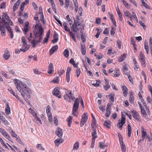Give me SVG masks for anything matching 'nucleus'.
<instances>
[{
    "label": "nucleus",
    "instance_id": "nucleus-37",
    "mask_svg": "<svg viewBox=\"0 0 152 152\" xmlns=\"http://www.w3.org/2000/svg\"><path fill=\"white\" fill-rule=\"evenodd\" d=\"M59 78L58 77H55L53 80V82L54 83H58L59 81Z\"/></svg>",
    "mask_w": 152,
    "mask_h": 152
},
{
    "label": "nucleus",
    "instance_id": "nucleus-59",
    "mask_svg": "<svg viewBox=\"0 0 152 152\" xmlns=\"http://www.w3.org/2000/svg\"><path fill=\"white\" fill-rule=\"evenodd\" d=\"M2 22L4 24L3 25H2V26H6L7 25V24L8 25V23L6 21V20L4 18H3V17H2Z\"/></svg>",
    "mask_w": 152,
    "mask_h": 152
},
{
    "label": "nucleus",
    "instance_id": "nucleus-9",
    "mask_svg": "<svg viewBox=\"0 0 152 152\" xmlns=\"http://www.w3.org/2000/svg\"><path fill=\"white\" fill-rule=\"evenodd\" d=\"M132 115L133 117L137 121H138L139 120L140 115L136 111L132 110Z\"/></svg>",
    "mask_w": 152,
    "mask_h": 152
},
{
    "label": "nucleus",
    "instance_id": "nucleus-48",
    "mask_svg": "<svg viewBox=\"0 0 152 152\" xmlns=\"http://www.w3.org/2000/svg\"><path fill=\"white\" fill-rule=\"evenodd\" d=\"M21 39L22 43H23V45L26 46L27 47V43L26 42V39L25 37H23L21 38Z\"/></svg>",
    "mask_w": 152,
    "mask_h": 152
},
{
    "label": "nucleus",
    "instance_id": "nucleus-31",
    "mask_svg": "<svg viewBox=\"0 0 152 152\" xmlns=\"http://www.w3.org/2000/svg\"><path fill=\"white\" fill-rule=\"evenodd\" d=\"M80 32L81 33L80 35V36L82 41L83 42H85L86 41L85 34L84 33L83 34V32H81V31H80Z\"/></svg>",
    "mask_w": 152,
    "mask_h": 152
},
{
    "label": "nucleus",
    "instance_id": "nucleus-10",
    "mask_svg": "<svg viewBox=\"0 0 152 152\" xmlns=\"http://www.w3.org/2000/svg\"><path fill=\"white\" fill-rule=\"evenodd\" d=\"M36 39L33 41L31 42V45L33 47H36V46L39 43L41 42V41L42 40V37L39 38L38 40H36Z\"/></svg>",
    "mask_w": 152,
    "mask_h": 152
},
{
    "label": "nucleus",
    "instance_id": "nucleus-26",
    "mask_svg": "<svg viewBox=\"0 0 152 152\" xmlns=\"http://www.w3.org/2000/svg\"><path fill=\"white\" fill-rule=\"evenodd\" d=\"M124 13L125 16L128 17L131 19L132 18V17L131 15V14L129 11L127 10L126 11H124Z\"/></svg>",
    "mask_w": 152,
    "mask_h": 152
},
{
    "label": "nucleus",
    "instance_id": "nucleus-8",
    "mask_svg": "<svg viewBox=\"0 0 152 152\" xmlns=\"http://www.w3.org/2000/svg\"><path fill=\"white\" fill-rule=\"evenodd\" d=\"M138 103L140 107L142 115L143 117L146 118V111L144 107L143 106L141 105V104L140 102H138Z\"/></svg>",
    "mask_w": 152,
    "mask_h": 152
},
{
    "label": "nucleus",
    "instance_id": "nucleus-5",
    "mask_svg": "<svg viewBox=\"0 0 152 152\" xmlns=\"http://www.w3.org/2000/svg\"><path fill=\"white\" fill-rule=\"evenodd\" d=\"M60 89L58 87H56L53 89L52 93L55 96L59 98H61V93L60 91Z\"/></svg>",
    "mask_w": 152,
    "mask_h": 152
},
{
    "label": "nucleus",
    "instance_id": "nucleus-22",
    "mask_svg": "<svg viewBox=\"0 0 152 152\" xmlns=\"http://www.w3.org/2000/svg\"><path fill=\"white\" fill-rule=\"evenodd\" d=\"M66 121L68 122V126L69 127H71V124L72 123V117L69 116L66 119Z\"/></svg>",
    "mask_w": 152,
    "mask_h": 152
},
{
    "label": "nucleus",
    "instance_id": "nucleus-43",
    "mask_svg": "<svg viewBox=\"0 0 152 152\" xmlns=\"http://www.w3.org/2000/svg\"><path fill=\"white\" fill-rule=\"evenodd\" d=\"M69 34L70 36H71L73 39V40L75 42H76V39L75 37V36L73 33L71 31H70L69 32Z\"/></svg>",
    "mask_w": 152,
    "mask_h": 152
},
{
    "label": "nucleus",
    "instance_id": "nucleus-38",
    "mask_svg": "<svg viewBox=\"0 0 152 152\" xmlns=\"http://www.w3.org/2000/svg\"><path fill=\"white\" fill-rule=\"evenodd\" d=\"M63 53L64 56L66 58H68L69 57V52L68 49H65L64 50Z\"/></svg>",
    "mask_w": 152,
    "mask_h": 152
},
{
    "label": "nucleus",
    "instance_id": "nucleus-47",
    "mask_svg": "<svg viewBox=\"0 0 152 152\" xmlns=\"http://www.w3.org/2000/svg\"><path fill=\"white\" fill-rule=\"evenodd\" d=\"M46 111L47 115L50 116V115H51V113H50V107L49 105H48L46 107Z\"/></svg>",
    "mask_w": 152,
    "mask_h": 152
},
{
    "label": "nucleus",
    "instance_id": "nucleus-50",
    "mask_svg": "<svg viewBox=\"0 0 152 152\" xmlns=\"http://www.w3.org/2000/svg\"><path fill=\"white\" fill-rule=\"evenodd\" d=\"M92 138H96L97 137L96 131L95 129H94V132L92 133Z\"/></svg>",
    "mask_w": 152,
    "mask_h": 152
},
{
    "label": "nucleus",
    "instance_id": "nucleus-51",
    "mask_svg": "<svg viewBox=\"0 0 152 152\" xmlns=\"http://www.w3.org/2000/svg\"><path fill=\"white\" fill-rule=\"evenodd\" d=\"M86 121H86V120L83 119H82V118L80 121V127H82L85 124Z\"/></svg>",
    "mask_w": 152,
    "mask_h": 152
},
{
    "label": "nucleus",
    "instance_id": "nucleus-53",
    "mask_svg": "<svg viewBox=\"0 0 152 152\" xmlns=\"http://www.w3.org/2000/svg\"><path fill=\"white\" fill-rule=\"evenodd\" d=\"M63 142V140L62 139H58L55 140L54 142L55 143H58L59 144L62 143Z\"/></svg>",
    "mask_w": 152,
    "mask_h": 152
},
{
    "label": "nucleus",
    "instance_id": "nucleus-56",
    "mask_svg": "<svg viewBox=\"0 0 152 152\" xmlns=\"http://www.w3.org/2000/svg\"><path fill=\"white\" fill-rule=\"evenodd\" d=\"M106 113H105V115L107 118H109L111 114V112L110 110H108L107 111L106 109Z\"/></svg>",
    "mask_w": 152,
    "mask_h": 152
},
{
    "label": "nucleus",
    "instance_id": "nucleus-16",
    "mask_svg": "<svg viewBox=\"0 0 152 152\" xmlns=\"http://www.w3.org/2000/svg\"><path fill=\"white\" fill-rule=\"evenodd\" d=\"M2 134L7 139L10 141H11V139L9 135L4 130L2 132Z\"/></svg>",
    "mask_w": 152,
    "mask_h": 152
},
{
    "label": "nucleus",
    "instance_id": "nucleus-13",
    "mask_svg": "<svg viewBox=\"0 0 152 152\" xmlns=\"http://www.w3.org/2000/svg\"><path fill=\"white\" fill-rule=\"evenodd\" d=\"M62 130L61 128H58L56 130V133L57 136L59 137H61L63 135Z\"/></svg>",
    "mask_w": 152,
    "mask_h": 152
},
{
    "label": "nucleus",
    "instance_id": "nucleus-4",
    "mask_svg": "<svg viewBox=\"0 0 152 152\" xmlns=\"http://www.w3.org/2000/svg\"><path fill=\"white\" fill-rule=\"evenodd\" d=\"M121 120H119L117 124V126L121 130H122L123 125L125 123V116L124 115H122Z\"/></svg>",
    "mask_w": 152,
    "mask_h": 152
},
{
    "label": "nucleus",
    "instance_id": "nucleus-34",
    "mask_svg": "<svg viewBox=\"0 0 152 152\" xmlns=\"http://www.w3.org/2000/svg\"><path fill=\"white\" fill-rule=\"evenodd\" d=\"M29 112L31 113L34 117H37L36 113L31 108L29 109Z\"/></svg>",
    "mask_w": 152,
    "mask_h": 152
},
{
    "label": "nucleus",
    "instance_id": "nucleus-33",
    "mask_svg": "<svg viewBox=\"0 0 152 152\" xmlns=\"http://www.w3.org/2000/svg\"><path fill=\"white\" fill-rule=\"evenodd\" d=\"M41 10H40V8L39 7V10H40V14H41V20L42 21V22H43V23H45L44 22V15L43 13V12L42 11V7H41Z\"/></svg>",
    "mask_w": 152,
    "mask_h": 152
},
{
    "label": "nucleus",
    "instance_id": "nucleus-61",
    "mask_svg": "<svg viewBox=\"0 0 152 152\" xmlns=\"http://www.w3.org/2000/svg\"><path fill=\"white\" fill-rule=\"evenodd\" d=\"M48 2H50L51 4V5L52 6V8L53 9H55V8H54V7L55 6V4L54 2V1L53 0H48Z\"/></svg>",
    "mask_w": 152,
    "mask_h": 152
},
{
    "label": "nucleus",
    "instance_id": "nucleus-21",
    "mask_svg": "<svg viewBox=\"0 0 152 152\" xmlns=\"http://www.w3.org/2000/svg\"><path fill=\"white\" fill-rule=\"evenodd\" d=\"M122 88L123 93L124 96L125 97L128 94L127 89L126 87L125 86H123L122 87Z\"/></svg>",
    "mask_w": 152,
    "mask_h": 152
},
{
    "label": "nucleus",
    "instance_id": "nucleus-63",
    "mask_svg": "<svg viewBox=\"0 0 152 152\" xmlns=\"http://www.w3.org/2000/svg\"><path fill=\"white\" fill-rule=\"evenodd\" d=\"M110 86L109 84H107L105 86H104V89L105 91H107L110 88Z\"/></svg>",
    "mask_w": 152,
    "mask_h": 152
},
{
    "label": "nucleus",
    "instance_id": "nucleus-20",
    "mask_svg": "<svg viewBox=\"0 0 152 152\" xmlns=\"http://www.w3.org/2000/svg\"><path fill=\"white\" fill-rule=\"evenodd\" d=\"M81 50L82 54L83 55H85L86 53V46L84 45H81Z\"/></svg>",
    "mask_w": 152,
    "mask_h": 152
},
{
    "label": "nucleus",
    "instance_id": "nucleus-30",
    "mask_svg": "<svg viewBox=\"0 0 152 152\" xmlns=\"http://www.w3.org/2000/svg\"><path fill=\"white\" fill-rule=\"evenodd\" d=\"M0 118L1 120L3 121V122L7 125H9L10 123L9 122L6 120V119L3 116H0Z\"/></svg>",
    "mask_w": 152,
    "mask_h": 152
},
{
    "label": "nucleus",
    "instance_id": "nucleus-7",
    "mask_svg": "<svg viewBox=\"0 0 152 152\" xmlns=\"http://www.w3.org/2000/svg\"><path fill=\"white\" fill-rule=\"evenodd\" d=\"M43 31V30L42 28H39L38 31L36 33H35L34 34L35 35V38L36 39L39 38H40L42 37V39L43 38V36L42 35V33Z\"/></svg>",
    "mask_w": 152,
    "mask_h": 152
},
{
    "label": "nucleus",
    "instance_id": "nucleus-58",
    "mask_svg": "<svg viewBox=\"0 0 152 152\" xmlns=\"http://www.w3.org/2000/svg\"><path fill=\"white\" fill-rule=\"evenodd\" d=\"M70 74H66V81L68 83H69L70 81Z\"/></svg>",
    "mask_w": 152,
    "mask_h": 152
},
{
    "label": "nucleus",
    "instance_id": "nucleus-24",
    "mask_svg": "<svg viewBox=\"0 0 152 152\" xmlns=\"http://www.w3.org/2000/svg\"><path fill=\"white\" fill-rule=\"evenodd\" d=\"M128 129V136L129 137H131L132 133V127L129 124H128L127 126Z\"/></svg>",
    "mask_w": 152,
    "mask_h": 152
},
{
    "label": "nucleus",
    "instance_id": "nucleus-28",
    "mask_svg": "<svg viewBox=\"0 0 152 152\" xmlns=\"http://www.w3.org/2000/svg\"><path fill=\"white\" fill-rule=\"evenodd\" d=\"M9 132L13 137H16L17 135L15 134V132L13 131V130L11 128H9Z\"/></svg>",
    "mask_w": 152,
    "mask_h": 152
},
{
    "label": "nucleus",
    "instance_id": "nucleus-29",
    "mask_svg": "<svg viewBox=\"0 0 152 152\" xmlns=\"http://www.w3.org/2000/svg\"><path fill=\"white\" fill-rule=\"evenodd\" d=\"M126 58V55L125 54H124L123 55H121L119 57L118 61L120 62H121L124 61Z\"/></svg>",
    "mask_w": 152,
    "mask_h": 152
},
{
    "label": "nucleus",
    "instance_id": "nucleus-40",
    "mask_svg": "<svg viewBox=\"0 0 152 152\" xmlns=\"http://www.w3.org/2000/svg\"><path fill=\"white\" fill-rule=\"evenodd\" d=\"M79 147V143L78 142H76L74 145L73 149L77 150Z\"/></svg>",
    "mask_w": 152,
    "mask_h": 152
},
{
    "label": "nucleus",
    "instance_id": "nucleus-3",
    "mask_svg": "<svg viewBox=\"0 0 152 152\" xmlns=\"http://www.w3.org/2000/svg\"><path fill=\"white\" fill-rule=\"evenodd\" d=\"M64 97L65 100L69 102H71L70 99L73 100L75 98L73 94L72 93V91L67 90L66 91L65 94L64 95Z\"/></svg>",
    "mask_w": 152,
    "mask_h": 152
},
{
    "label": "nucleus",
    "instance_id": "nucleus-57",
    "mask_svg": "<svg viewBox=\"0 0 152 152\" xmlns=\"http://www.w3.org/2000/svg\"><path fill=\"white\" fill-rule=\"evenodd\" d=\"M76 71L77 73V77H78L80 75L81 73V71L80 68H77L76 69Z\"/></svg>",
    "mask_w": 152,
    "mask_h": 152
},
{
    "label": "nucleus",
    "instance_id": "nucleus-6",
    "mask_svg": "<svg viewBox=\"0 0 152 152\" xmlns=\"http://www.w3.org/2000/svg\"><path fill=\"white\" fill-rule=\"evenodd\" d=\"M81 23L80 22H75L74 24L72 26V29L73 31L75 33L77 32V31H78L81 28L80 25Z\"/></svg>",
    "mask_w": 152,
    "mask_h": 152
},
{
    "label": "nucleus",
    "instance_id": "nucleus-14",
    "mask_svg": "<svg viewBox=\"0 0 152 152\" xmlns=\"http://www.w3.org/2000/svg\"><path fill=\"white\" fill-rule=\"evenodd\" d=\"M4 58L6 59L7 60L10 57V53L8 50L7 49L4 51V54L3 55Z\"/></svg>",
    "mask_w": 152,
    "mask_h": 152
},
{
    "label": "nucleus",
    "instance_id": "nucleus-42",
    "mask_svg": "<svg viewBox=\"0 0 152 152\" xmlns=\"http://www.w3.org/2000/svg\"><path fill=\"white\" fill-rule=\"evenodd\" d=\"M134 96L132 94H131L130 95V97H129V102L133 104L134 103Z\"/></svg>",
    "mask_w": 152,
    "mask_h": 152
},
{
    "label": "nucleus",
    "instance_id": "nucleus-1",
    "mask_svg": "<svg viewBox=\"0 0 152 152\" xmlns=\"http://www.w3.org/2000/svg\"><path fill=\"white\" fill-rule=\"evenodd\" d=\"M15 83V85L18 90L21 93V94L23 98H25V96L30 99V94L31 93V90L25 84L22 83L20 80H17Z\"/></svg>",
    "mask_w": 152,
    "mask_h": 152
},
{
    "label": "nucleus",
    "instance_id": "nucleus-35",
    "mask_svg": "<svg viewBox=\"0 0 152 152\" xmlns=\"http://www.w3.org/2000/svg\"><path fill=\"white\" fill-rule=\"evenodd\" d=\"M110 122L109 121H104V125L105 126H106L108 128H110Z\"/></svg>",
    "mask_w": 152,
    "mask_h": 152
},
{
    "label": "nucleus",
    "instance_id": "nucleus-32",
    "mask_svg": "<svg viewBox=\"0 0 152 152\" xmlns=\"http://www.w3.org/2000/svg\"><path fill=\"white\" fill-rule=\"evenodd\" d=\"M19 49L20 52L21 51L25 52L28 49V48L26 46L23 45L22 48Z\"/></svg>",
    "mask_w": 152,
    "mask_h": 152
},
{
    "label": "nucleus",
    "instance_id": "nucleus-17",
    "mask_svg": "<svg viewBox=\"0 0 152 152\" xmlns=\"http://www.w3.org/2000/svg\"><path fill=\"white\" fill-rule=\"evenodd\" d=\"M143 105L145 107V109H146V117L147 116V115H149L150 114V111L149 109V108L148 107L147 105L146 104L145 102L143 104Z\"/></svg>",
    "mask_w": 152,
    "mask_h": 152
},
{
    "label": "nucleus",
    "instance_id": "nucleus-23",
    "mask_svg": "<svg viewBox=\"0 0 152 152\" xmlns=\"http://www.w3.org/2000/svg\"><path fill=\"white\" fill-rule=\"evenodd\" d=\"M50 31L49 30L47 33L46 37L45 38L44 40L43 41V43L45 44L48 42V39L50 37Z\"/></svg>",
    "mask_w": 152,
    "mask_h": 152
},
{
    "label": "nucleus",
    "instance_id": "nucleus-18",
    "mask_svg": "<svg viewBox=\"0 0 152 152\" xmlns=\"http://www.w3.org/2000/svg\"><path fill=\"white\" fill-rule=\"evenodd\" d=\"M5 113L7 115L9 114L10 113V107L8 103L6 104Z\"/></svg>",
    "mask_w": 152,
    "mask_h": 152
},
{
    "label": "nucleus",
    "instance_id": "nucleus-39",
    "mask_svg": "<svg viewBox=\"0 0 152 152\" xmlns=\"http://www.w3.org/2000/svg\"><path fill=\"white\" fill-rule=\"evenodd\" d=\"M99 145L100 148L102 149H104L105 147L107 146V145H106L105 144L102 142H99Z\"/></svg>",
    "mask_w": 152,
    "mask_h": 152
},
{
    "label": "nucleus",
    "instance_id": "nucleus-25",
    "mask_svg": "<svg viewBox=\"0 0 152 152\" xmlns=\"http://www.w3.org/2000/svg\"><path fill=\"white\" fill-rule=\"evenodd\" d=\"M120 146L121 149L123 152H125L126 150V147L125 144H124L123 142H121Z\"/></svg>",
    "mask_w": 152,
    "mask_h": 152
},
{
    "label": "nucleus",
    "instance_id": "nucleus-52",
    "mask_svg": "<svg viewBox=\"0 0 152 152\" xmlns=\"http://www.w3.org/2000/svg\"><path fill=\"white\" fill-rule=\"evenodd\" d=\"M144 48L145 50V51L147 53V54H148L149 52V49L148 46V45L146 44V45H144Z\"/></svg>",
    "mask_w": 152,
    "mask_h": 152
},
{
    "label": "nucleus",
    "instance_id": "nucleus-11",
    "mask_svg": "<svg viewBox=\"0 0 152 152\" xmlns=\"http://www.w3.org/2000/svg\"><path fill=\"white\" fill-rule=\"evenodd\" d=\"M5 26H4L1 25L0 24V30L1 31V34L2 36L6 35Z\"/></svg>",
    "mask_w": 152,
    "mask_h": 152
},
{
    "label": "nucleus",
    "instance_id": "nucleus-60",
    "mask_svg": "<svg viewBox=\"0 0 152 152\" xmlns=\"http://www.w3.org/2000/svg\"><path fill=\"white\" fill-rule=\"evenodd\" d=\"M70 0H65V7L68 8L69 5Z\"/></svg>",
    "mask_w": 152,
    "mask_h": 152
},
{
    "label": "nucleus",
    "instance_id": "nucleus-12",
    "mask_svg": "<svg viewBox=\"0 0 152 152\" xmlns=\"http://www.w3.org/2000/svg\"><path fill=\"white\" fill-rule=\"evenodd\" d=\"M53 72V64L52 63H50L48 66V72L50 74H51Z\"/></svg>",
    "mask_w": 152,
    "mask_h": 152
},
{
    "label": "nucleus",
    "instance_id": "nucleus-41",
    "mask_svg": "<svg viewBox=\"0 0 152 152\" xmlns=\"http://www.w3.org/2000/svg\"><path fill=\"white\" fill-rule=\"evenodd\" d=\"M88 118V114L86 112L84 113L82 116V118L87 121Z\"/></svg>",
    "mask_w": 152,
    "mask_h": 152
},
{
    "label": "nucleus",
    "instance_id": "nucleus-15",
    "mask_svg": "<svg viewBox=\"0 0 152 152\" xmlns=\"http://www.w3.org/2000/svg\"><path fill=\"white\" fill-rule=\"evenodd\" d=\"M58 48V47L57 45H55L50 50V55L54 53L56 51Z\"/></svg>",
    "mask_w": 152,
    "mask_h": 152
},
{
    "label": "nucleus",
    "instance_id": "nucleus-19",
    "mask_svg": "<svg viewBox=\"0 0 152 152\" xmlns=\"http://www.w3.org/2000/svg\"><path fill=\"white\" fill-rule=\"evenodd\" d=\"M147 134L145 130L143 128H142V137L143 140L145 139Z\"/></svg>",
    "mask_w": 152,
    "mask_h": 152
},
{
    "label": "nucleus",
    "instance_id": "nucleus-55",
    "mask_svg": "<svg viewBox=\"0 0 152 152\" xmlns=\"http://www.w3.org/2000/svg\"><path fill=\"white\" fill-rule=\"evenodd\" d=\"M5 28H6L7 30L9 32V33L11 32V28L9 26V23H8V25L5 26Z\"/></svg>",
    "mask_w": 152,
    "mask_h": 152
},
{
    "label": "nucleus",
    "instance_id": "nucleus-49",
    "mask_svg": "<svg viewBox=\"0 0 152 152\" xmlns=\"http://www.w3.org/2000/svg\"><path fill=\"white\" fill-rule=\"evenodd\" d=\"M36 148L39 150H45V149L42 148V145L40 144H37L36 146Z\"/></svg>",
    "mask_w": 152,
    "mask_h": 152
},
{
    "label": "nucleus",
    "instance_id": "nucleus-62",
    "mask_svg": "<svg viewBox=\"0 0 152 152\" xmlns=\"http://www.w3.org/2000/svg\"><path fill=\"white\" fill-rule=\"evenodd\" d=\"M139 23L140 25L142 26L143 27L144 30H145L146 29V26L144 23H143L142 21H139Z\"/></svg>",
    "mask_w": 152,
    "mask_h": 152
},
{
    "label": "nucleus",
    "instance_id": "nucleus-44",
    "mask_svg": "<svg viewBox=\"0 0 152 152\" xmlns=\"http://www.w3.org/2000/svg\"><path fill=\"white\" fill-rule=\"evenodd\" d=\"M140 58L139 59L140 60H143V59H145V57L144 54L142 53V51H141L140 52Z\"/></svg>",
    "mask_w": 152,
    "mask_h": 152
},
{
    "label": "nucleus",
    "instance_id": "nucleus-27",
    "mask_svg": "<svg viewBox=\"0 0 152 152\" xmlns=\"http://www.w3.org/2000/svg\"><path fill=\"white\" fill-rule=\"evenodd\" d=\"M28 39L29 42H30L31 44L32 42L34 41L35 39H36L35 38L32 37V33H30V36L28 37Z\"/></svg>",
    "mask_w": 152,
    "mask_h": 152
},
{
    "label": "nucleus",
    "instance_id": "nucleus-54",
    "mask_svg": "<svg viewBox=\"0 0 152 152\" xmlns=\"http://www.w3.org/2000/svg\"><path fill=\"white\" fill-rule=\"evenodd\" d=\"M121 1L126 8H128L129 7V5L128 3L126 2L124 0H121Z\"/></svg>",
    "mask_w": 152,
    "mask_h": 152
},
{
    "label": "nucleus",
    "instance_id": "nucleus-2",
    "mask_svg": "<svg viewBox=\"0 0 152 152\" xmlns=\"http://www.w3.org/2000/svg\"><path fill=\"white\" fill-rule=\"evenodd\" d=\"M79 100L78 98H76L75 100L73 107L72 115L74 116L77 117L78 112L77 110H78L79 106Z\"/></svg>",
    "mask_w": 152,
    "mask_h": 152
},
{
    "label": "nucleus",
    "instance_id": "nucleus-46",
    "mask_svg": "<svg viewBox=\"0 0 152 152\" xmlns=\"http://www.w3.org/2000/svg\"><path fill=\"white\" fill-rule=\"evenodd\" d=\"M142 3L144 6L146 8L149 9V6L148 5V4L145 3L144 0H141Z\"/></svg>",
    "mask_w": 152,
    "mask_h": 152
},
{
    "label": "nucleus",
    "instance_id": "nucleus-64",
    "mask_svg": "<svg viewBox=\"0 0 152 152\" xmlns=\"http://www.w3.org/2000/svg\"><path fill=\"white\" fill-rule=\"evenodd\" d=\"M65 72V71L64 70L60 69L58 71V74L59 76H61Z\"/></svg>",
    "mask_w": 152,
    "mask_h": 152
},
{
    "label": "nucleus",
    "instance_id": "nucleus-45",
    "mask_svg": "<svg viewBox=\"0 0 152 152\" xmlns=\"http://www.w3.org/2000/svg\"><path fill=\"white\" fill-rule=\"evenodd\" d=\"M109 96L110 100L113 102H114V95L113 94H110Z\"/></svg>",
    "mask_w": 152,
    "mask_h": 152
},
{
    "label": "nucleus",
    "instance_id": "nucleus-36",
    "mask_svg": "<svg viewBox=\"0 0 152 152\" xmlns=\"http://www.w3.org/2000/svg\"><path fill=\"white\" fill-rule=\"evenodd\" d=\"M3 17V18H4L6 20H10V18L7 15V12H5L3 14V15H2V17Z\"/></svg>",
    "mask_w": 152,
    "mask_h": 152
}]
</instances>
